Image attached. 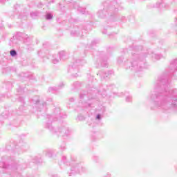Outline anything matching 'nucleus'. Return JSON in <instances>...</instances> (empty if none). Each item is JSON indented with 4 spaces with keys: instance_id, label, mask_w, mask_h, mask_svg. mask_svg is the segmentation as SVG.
Listing matches in <instances>:
<instances>
[{
    "instance_id": "1",
    "label": "nucleus",
    "mask_w": 177,
    "mask_h": 177,
    "mask_svg": "<svg viewBox=\"0 0 177 177\" xmlns=\"http://www.w3.org/2000/svg\"><path fill=\"white\" fill-rule=\"evenodd\" d=\"M168 84V77L162 75L158 77L151 99L158 109L177 110V88L169 89Z\"/></svg>"
},
{
    "instance_id": "2",
    "label": "nucleus",
    "mask_w": 177,
    "mask_h": 177,
    "mask_svg": "<svg viewBox=\"0 0 177 177\" xmlns=\"http://www.w3.org/2000/svg\"><path fill=\"white\" fill-rule=\"evenodd\" d=\"M62 113H60V108H56L54 110L53 115H48L47 118L48 119V122L46 124V128L50 129L51 132L54 133H57L59 136H62V138H66L68 135H70V131L68 128L66 127H62L61 128H58L57 129L53 127L50 122L52 121H57L58 120H62V118H66V115L61 116Z\"/></svg>"
},
{
    "instance_id": "3",
    "label": "nucleus",
    "mask_w": 177,
    "mask_h": 177,
    "mask_svg": "<svg viewBox=\"0 0 177 177\" xmlns=\"http://www.w3.org/2000/svg\"><path fill=\"white\" fill-rule=\"evenodd\" d=\"M139 57H140L139 54L132 53L131 62L127 61L125 63L126 68H130L131 71H135L136 73H138V71H143V69L146 68L145 61L136 60L137 59H139Z\"/></svg>"
},
{
    "instance_id": "4",
    "label": "nucleus",
    "mask_w": 177,
    "mask_h": 177,
    "mask_svg": "<svg viewBox=\"0 0 177 177\" xmlns=\"http://www.w3.org/2000/svg\"><path fill=\"white\" fill-rule=\"evenodd\" d=\"M85 63V60L84 59H76L72 65L69 66L68 69V73H70L73 77H77V74L80 70V66H84Z\"/></svg>"
},
{
    "instance_id": "5",
    "label": "nucleus",
    "mask_w": 177,
    "mask_h": 177,
    "mask_svg": "<svg viewBox=\"0 0 177 177\" xmlns=\"http://www.w3.org/2000/svg\"><path fill=\"white\" fill-rule=\"evenodd\" d=\"M32 103L33 104V107H35L37 111L46 110V102L44 101H39V97L37 95L35 96L33 99H32Z\"/></svg>"
},
{
    "instance_id": "6",
    "label": "nucleus",
    "mask_w": 177,
    "mask_h": 177,
    "mask_svg": "<svg viewBox=\"0 0 177 177\" xmlns=\"http://www.w3.org/2000/svg\"><path fill=\"white\" fill-rule=\"evenodd\" d=\"M82 172H85V168L82 165H78L75 167H72L71 169V172H68L69 176L74 175L75 174H81Z\"/></svg>"
},
{
    "instance_id": "7",
    "label": "nucleus",
    "mask_w": 177,
    "mask_h": 177,
    "mask_svg": "<svg viewBox=\"0 0 177 177\" xmlns=\"http://www.w3.org/2000/svg\"><path fill=\"white\" fill-rule=\"evenodd\" d=\"M177 71V59H174L171 62L170 66L169 68V73L168 75H171L173 73Z\"/></svg>"
},
{
    "instance_id": "8",
    "label": "nucleus",
    "mask_w": 177,
    "mask_h": 177,
    "mask_svg": "<svg viewBox=\"0 0 177 177\" xmlns=\"http://www.w3.org/2000/svg\"><path fill=\"white\" fill-rule=\"evenodd\" d=\"M111 74H113V71H108L107 72L99 71L97 75H100L102 80H106V78H109Z\"/></svg>"
},
{
    "instance_id": "9",
    "label": "nucleus",
    "mask_w": 177,
    "mask_h": 177,
    "mask_svg": "<svg viewBox=\"0 0 177 177\" xmlns=\"http://www.w3.org/2000/svg\"><path fill=\"white\" fill-rule=\"evenodd\" d=\"M89 93H86V91H82L80 93V99L81 100H85V102L88 101V100H91V99H92V97H89Z\"/></svg>"
},
{
    "instance_id": "10",
    "label": "nucleus",
    "mask_w": 177,
    "mask_h": 177,
    "mask_svg": "<svg viewBox=\"0 0 177 177\" xmlns=\"http://www.w3.org/2000/svg\"><path fill=\"white\" fill-rule=\"evenodd\" d=\"M44 154L46 157L51 158H55L56 157V151L55 150H48L44 152Z\"/></svg>"
},
{
    "instance_id": "11",
    "label": "nucleus",
    "mask_w": 177,
    "mask_h": 177,
    "mask_svg": "<svg viewBox=\"0 0 177 177\" xmlns=\"http://www.w3.org/2000/svg\"><path fill=\"white\" fill-rule=\"evenodd\" d=\"M63 86H64V84L61 83V84H59L58 87H50L48 88V92H52L53 93H55V92H56V91H59V89H62L63 88Z\"/></svg>"
},
{
    "instance_id": "12",
    "label": "nucleus",
    "mask_w": 177,
    "mask_h": 177,
    "mask_svg": "<svg viewBox=\"0 0 177 177\" xmlns=\"http://www.w3.org/2000/svg\"><path fill=\"white\" fill-rule=\"evenodd\" d=\"M58 57H59L60 60H66V59L68 58V56L67 55V53L61 51L58 54Z\"/></svg>"
},
{
    "instance_id": "13",
    "label": "nucleus",
    "mask_w": 177,
    "mask_h": 177,
    "mask_svg": "<svg viewBox=\"0 0 177 177\" xmlns=\"http://www.w3.org/2000/svg\"><path fill=\"white\" fill-rule=\"evenodd\" d=\"M0 168H2L3 169H8V168H12V169H17V167L15 166L13 167L10 165L6 166V163H5V162H0Z\"/></svg>"
},
{
    "instance_id": "14",
    "label": "nucleus",
    "mask_w": 177,
    "mask_h": 177,
    "mask_svg": "<svg viewBox=\"0 0 177 177\" xmlns=\"http://www.w3.org/2000/svg\"><path fill=\"white\" fill-rule=\"evenodd\" d=\"M106 15H107V11L104 9L101 10L97 12L98 17H100L101 19L106 17Z\"/></svg>"
},
{
    "instance_id": "15",
    "label": "nucleus",
    "mask_w": 177,
    "mask_h": 177,
    "mask_svg": "<svg viewBox=\"0 0 177 177\" xmlns=\"http://www.w3.org/2000/svg\"><path fill=\"white\" fill-rule=\"evenodd\" d=\"M75 9H77L78 12H80V13H82V15H84V13H85V8H82L81 7H80V6L77 5V6H74Z\"/></svg>"
},
{
    "instance_id": "16",
    "label": "nucleus",
    "mask_w": 177,
    "mask_h": 177,
    "mask_svg": "<svg viewBox=\"0 0 177 177\" xmlns=\"http://www.w3.org/2000/svg\"><path fill=\"white\" fill-rule=\"evenodd\" d=\"M30 16L32 19H37V17L39 16V12L38 11L32 12H30Z\"/></svg>"
},
{
    "instance_id": "17",
    "label": "nucleus",
    "mask_w": 177,
    "mask_h": 177,
    "mask_svg": "<svg viewBox=\"0 0 177 177\" xmlns=\"http://www.w3.org/2000/svg\"><path fill=\"white\" fill-rule=\"evenodd\" d=\"M22 37L26 39L25 42H31V37H29L28 35L23 34Z\"/></svg>"
},
{
    "instance_id": "18",
    "label": "nucleus",
    "mask_w": 177,
    "mask_h": 177,
    "mask_svg": "<svg viewBox=\"0 0 177 177\" xmlns=\"http://www.w3.org/2000/svg\"><path fill=\"white\" fill-rule=\"evenodd\" d=\"M59 62H60V58H59V55H57V57H55L53 59V63L54 64L59 63Z\"/></svg>"
},
{
    "instance_id": "19",
    "label": "nucleus",
    "mask_w": 177,
    "mask_h": 177,
    "mask_svg": "<svg viewBox=\"0 0 177 177\" xmlns=\"http://www.w3.org/2000/svg\"><path fill=\"white\" fill-rule=\"evenodd\" d=\"M152 57H153V59H155L156 60H160V59H161V55L153 54Z\"/></svg>"
},
{
    "instance_id": "20",
    "label": "nucleus",
    "mask_w": 177,
    "mask_h": 177,
    "mask_svg": "<svg viewBox=\"0 0 177 177\" xmlns=\"http://www.w3.org/2000/svg\"><path fill=\"white\" fill-rule=\"evenodd\" d=\"M10 53V56H12V57H15V56H17V51H16L15 50H11Z\"/></svg>"
},
{
    "instance_id": "21",
    "label": "nucleus",
    "mask_w": 177,
    "mask_h": 177,
    "mask_svg": "<svg viewBox=\"0 0 177 177\" xmlns=\"http://www.w3.org/2000/svg\"><path fill=\"white\" fill-rule=\"evenodd\" d=\"M53 18V15L50 13H47L46 15V20H52V19Z\"/></svg>"
},
{
    "instance_id": "22",
    "label": "nucleus",
    "mask_w": 177,
    "mask_h": 177,
    "mask_svg": "<svg viewBox=\"0 0 177 177\" xmlns=\"http://www.w3.org/2000/svg\"><path fill=\"white\" fill-rule=\"evenodd\" d=\"M107 66H108L107 61L102 60L101 62V67H107Z\"/></svg>"
},
{
    "instance_id": "23",
    "label": "nucleus",
    "mask_w": 177,
    "mask_h": 177,
    "mask_svg": "<svg viewBox=\"0 0 177 177\" xmlns=\"http://www.w3.org/2000/svg\"><path fill=\"white\" fill-rule=\"evenodd\" d=\"M142 49H143V47H142V46H136L134 48L135 52H139V50H142Z\"/></svg>"
},
{
    "instance_id": "24",
    "label": "nucleus",
    "mask_w": 177,
    "mask_h": 177,
    "mask_svg": "<svg viewBox=\"0 0 177 177\" xmlns=\"http://www.w3.org/2000/svg\"><path fill=\"white\" fill-rule=\"evenodd\" d=\"M81 84H80V82H75L73 83V86L74 88H79Z\"/></svg>"
},
{
    "instance_id": "25",
    "label": "nucleus",
    "mask_w": 177,
    "mask_h": 177,
    "mask_svg": "<svg viewBox=\"0 0 177 177\" xmlns=\"http://www.w3.org/2000/svg\"><path fill=\"white\" fill-rule=\"evenodd\" d=\"M8 111H6L5 113H3L1 114V117H3V118H7L8 116Z\"/></svg>"
},
{
    "instance_id": "26",
    "label": "nucleus",
    "mask_w": 177,
    "mask_h": 177,
    "mask_svg": "<svg viewBox=\"0 0 177 177\" xmlns=\"http://www.w3.org/2000/svg\"><path fill=\"white\" fill-rule=\"evenodd\" d=\"M71 35H73V36H76V37H78V35H80V33H77V31H72L71 32Z\"/></svg>"
},
{
    "instance_id": "27",
    "label": "nucleus",
    "mask_w": 177,
    "mask_h": 177,
    "mask_svg": "<svg viewBox=\"0 0 177 177\" xmlns=\"http://www.w3.org/2000/svg\"><path fill=\"white\" fill-rule=\"evenodd\" d=\"M126 102H132V96L128 95V96L126 97Z\"/></svg>"
},
{
    "instance_id": "28",
    "label": "nucleus",
    "mask_w": 177,
    "mask_h": 177,
    "mask_svg": "<svg viewBox=\"0 0 177 177\" xmlns=\"http://www.w3.org/2000/svg\"><path fill=\"white\" fill-rule=\"evenodd\" d=\"M18 100H19V102H21L22 104H24V97H19Z\"/></svg>"
},
{
    "instance_id": "29",
    "label": "nucleus",
    "mask_w": 177,
    "mask_h": 177,
    "mask_svg": "<svg viewBox=\"0 0 177 177\" xmlns=\"http://www.w3.org/2000/svg\"><path fill=\"white\" fill-rule=\"evenodd\" d=\"M109 10H115V12H117L118 10L115 7H109Z\"/></svg>"
},
{
    "instance_id": "30",
    "label": "nucleus",
    "mask_w": 177,
    "mask_h": 177,
    "mask_svg": "<svg viewBox=\"0 0 177 177\" xmlns=\"http://www.w3.org/2000/svg\"><path fill=\"white\" fill-rule=\"evenodd\" d=\"M60 149L62 150V151H63V150H66V145L64 144L61 145Z\"/></svg>"
},
{
    "instance_id": "31",
    "label": "nucleus",
    "mask_w": 177,
    "mask_h": 177,
    "mask_svg": "<svg viewBox=\"0 0 177 177\" xmlns=\"http://www.w3.org/2000/svg\"><path fill=\"white\" fill-rule=\"evenodd\" d=\"M19 111H23V110H24V105H21V106H19Z\"/></svg>"
},
{
    "instance_id": "32",
    "label": "nucleus",
    "mask_w": 177,
    "mask_h": 177,
    "mask_svg": "<svg viewBox=\"0 0 177 177\" xmlns=\"http://www.w3.org/2000/svg\"><path fill=\"white\" fill-rule=\"evenodd\" d=\"M113 88H115V86H114V84L109 86L108 89H113Z\"/></svg>"
},
{
    "instance_id": "33",
    "label": "nucleus",
    "mask_w": 177,
    "mask_h": 177,
    "mask_svg": "<svg viewBox=\"0 0 177 177\" xmlns=\"http://www.w3.org/2000/svg\"><path fill=\"white\" fill-rule=\"evenodd\" d=\"M96 118H97V120H101L102 116L100 115V114H98V115H97Z\"/></svg>"
},
{
    "instance_id": "34",
    "label": "nucleus",
    "mask_w": 177,
    "mask_h": 177,
    "mask_svg": "<svg viewBox=\"0 0 177 177\" xmlns=\"http://www.w3.org/2000/svg\"><path fill=\"white\" fill-rule=\"evenodd\" d=\"M84 107H89V106H91V104H86V105H84Z\"/></svg>"
},
{
    "instance_id": "35",
    "label": "nucleus",
    "mask_w": 177,
    "mask_h": 177,
    "mask_svg": "<svg viewBox=\"0 0 177 177\" xmlns=\"http://www.w3.org/2000/svg\"><path fill=\"white\" fill-rule=\"evenodd\" d=\"M104 177H111V174H107Z\"/></svg>"
},
{
    "instance_id": "36",
    "label": "nucleus",
    "mask_w": 177,
    "mask_h": 177,
    "mask_svg": "<svg viewBox=\"0 0 177 177\" xmlns=\"http://www.w3.org/2000/svg\"><path fill=\"white\" fill-rule=\"evenodd\" d=\"M69 101L71 102H74V98H73V97L70 98Z\"/></svg>"
},
{
    "instance_id": "37",
    "label": "nucleus",
    "mask_w": 177,
    "mask_h": 177,
    "mask_svg": "<svg viewBox=\"0 0 177 177\" xmlns=\"http://www.w3.org/2000/svg\"><path fill=\"white\" fill-rule=\"evenodd\" d=\"M95 44H96V41H93L91 42V45H95Z\"/></svg>"
},
{
    "instance_id": "38",
    "label": "nucleus",
    "mask_w": 177,
    "mask_h": 177,
    "mask_svg": "<svg viewBox=\"0 0 177 177\" xmlns=\"http://www.w3.org/2000/svg\"><path fill=\"white\" fill-rule=\"evenodd\" d=\"M62 160H63L64 162H66V157H65V156H64V157L62 158Z\"/></svg>"
},
{
    "instance_id": "39",
    "label": "nucleus",
    "mask_w": 177,
    "mask_h": 177,
    "mask_svg": "<svg viewBox=\"0 0 177 177\" xmlns=\"http://www.w3.org/2000/svg\"><path fill=\"white\" fill-rule=\"evenodd\" d=\"M112 5H114V3H117V1H113L111 2Z\"/></svg>"
},
{
    "instance_id": "40",
    "label": "nucleus",
    "mask_w": 177,
    "mask_h": 177,
    "mask_svg": "<svg viewBox=\"0 0 177 177\" xmlns=\"http://www.w3.org/2000/svg\"><path fill=\"white\" fill-rule=\"evenodd\" d=\"M53 177H57V175H54L53 176Z\"/></svg>"
},
{
    "instance_id": "41",
    "label": "nucleus",
    "mask_w": 177,
    "mask_h": 177,
    "mask_svg": "<svg viewBox=\"0 0 177 177\" xmlns=\"http://www.w3.org/2000/svg\"><path fill=\"white\" fill-rule=\"evenodd\" d=\"M118 63H121V62L120 60H118Z\"/></svg>"
},
{
    "instance_id": "42",
    "label": "nucleus",
    "mask_w": 177,
    "mask_h": 177,
    "mask_svg": "<svg viewBox=\"0 0 177 177\" xmlns=\"http://www.w3.org/2000/svg\"><path fill=\"white\" fill-rule=\"evenodd\" d=\"M161 5H162V3H160V6H161Z\"/></svg>"
}]
</instances>
